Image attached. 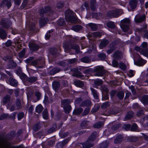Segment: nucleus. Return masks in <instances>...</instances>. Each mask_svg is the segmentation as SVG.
Here are the masks:
<instances>
[{"label": "nucleus", "instance_id": "f257e3e1", "mask_svg": "<svg viewBox=\"0 0 148 148\" xmlns=\"http://www.w3.org/2000/svg\"><path fill=\"white\" fill-rule=\"evenodd\" d=\"M65 16L66 20L72 23H75V14L72 11L69 10L66 11Z\"/></svg>", "mask_w": 148, "mask_h": 148}, {"label": "nucleus", "instance_id": "f03ea898", "mask_svg": "<svg viewBox=\"0 0 148 148\" xmlns=\"http://www.w3.org/2000/svg\"><path fill=\"white\" fill-rule=\"evenodd\" d=\"M70 102V100L69 99L63 100L62 101V104L64 105V109L66 113H69L71 109V107L69 105L67 104Z\"/></svg>", "mask_w": 148, "mask_h": 148}, {"label": "nucleus", "instance_id": "7ed1b4c3", "mask_svg": "<svg viewBox=\"0 0 148 148\" xmlns=\"http://www.w3.org/2000/svg\"><path fill=\"white\" fill-rule=\"evenodd\" d=\"M119 10L118 9H115L109 11L107 15L110 17H116L119 14Z\"/></svg>", "mask_w": 148, "mask_h": 148}, {"label": "nucleus", "instance_id": "20e7f679", "mask_svg": "<svg viewBox=\"0 0 148 148\" xmlns=\"http://www.w3.org/2000/svg\"><path fill=\"white\" fill-rule=\"evenodd\" d=\"M11 5L10 0H4L1 3V6L2 7L7 6L8 8H9L10 7Z\"/></svg>", "mask_w": 148, "mask_h": 148}, {"label": "nucleus", "instance_id": "39448f33", "mask_svg": "<svg viewBox=\"0 0 148 148\" xmlns=\"http://www.w3.org/2000/svg\"><path fill=\"white\" fill-rule=\"evenodd\" d=\"M137 1L136 0H132L129 2V7L132 10L136 8Z\"/></svg>", "mask_w": 148, "mask_h": 148}, {"label": "nucleus", "instance_id": "423d86ee", "mask_svg": "<svg viewBox=\"0 0 148 148\" xmlns=\"http://www.w3.org/2000/svg\"><path fill=\"white\" fill-rule=\"evenodd\" d=\"M146 62L145 60L141 58L138 61L134 62V64L138 66H140L144 65L146 63Z\"/></svg>", "mask_w": 148, "mask_h": 148}, {"label": "nucleus", "instance_id": "0eeeda50", "mask_svg": "<svg viewBox=\"0 0 148 148\" xmlns=\"http://www.w3.org/2000/svg\"><path fill=\"white\" fill-rule=\"evenodd\" d=\"M16 66V63L14 62L12 60H10L9 61L7 68L8 69H10L15 67Z\"/></svg>", "mask_w": 148, "mask_h": 148}, {"label": "nucleus", "instance_id": "6e6552de", "mask_svg": "<svg viewBox=\"0 0 148 148\" xmlns=\"http://www.w3.org/2000/svg\"><path fill=\"white\" fill-rule=\"evenodd\" d=\"M8 82L10 85L13 86H16L17 85V81L13 78H10L9 79Z\"/></svg>", "mask_w": 148, "mask_h": 148}, {"label": "nucleus", "instance_id": "1a4fd4ad", "mask_svg": "<svg viewBox=\"0 0 148 148\" xmlns=\"http://www.w3.org/2000/svg\"><path fill=\"white\" fill-rule=\"evenodd\" d=\"M29 46L30 49L32 50H36L38 48L37 45H36L34 42L29 43Z\"/></svg>", "mask_w": 148, "mask_h": 148}, {"label": "nucleus", "instance_id": "9d476101", "mask_svg": "<svg viewBox=\"0 0 148 148\" xmlns=\"http://www.w3.org/2000/svg\"><path fill=\"white\" fill-rule=\"evenodd\" d=\"M48 19L47 18L41 19L39 21V23L41 26H43L47 23Z\"/></svg>", "mask_w": 148, "mask_h": 148}, {"label": "nucleus", "instance_id": "9b49d317", "mask_svg": "<svg viewBox=\"0 0 148 148\" xmlns=\"http://www.w3.org/2000/svg\"><path fill=\"white\" fill-rule=\"evenodd\" d=\"M20 102L19 100H18V102L17 103V106L16 108H15L14 106H12L10 108V110L11 111H13L14 110H15L17 109H18L20 108Z\"/></svg>", "mask_w": 148, "mask_h": 148}, {"label": "nucleus", "instance_id": "f8f14e48", "mask_svg": "<svg viewBox=\"0 0 148 148\" xmlns=\"http://www.w3.org/2000/svg\"><path fill=\"white\" fill-rule=\"evenodd\" d=\"M122 53L119 51L115 52L113 55L114 57L116 58H119L121 57Z\"/></svg>", "mask_w": 148, "mask_h": 148}, {"label": "nucleus", "instance_id": "ddd939ff", "mask_svg": "<svg viewBox=\"0 0 148 148\" xmlns=\"http://www.w3.org/2000/svg\"><path fill=\"white\" fill-rule=\"evenodd\" d=\"M74 84L77 86L80 87H82L84 85L83 83L79 80L75 81L74 82Z\"/></svg>", "mask_w": 148, "mask_h": 148}, {"label": "nucleus", "instance_id": "4468645a", "mask_svg": "<svg viewBox=\"0 0 148 148\" xmlns=\"http://www.w3.org/2000/svg\"><path fill=\"white\" fill-rule=\"evenodd\" d=\"M52 85L53 88L55 90H57L59 87L60 86L59 82L57 81L54 82Z\"/></svg>", "mask_w": 148, "mask_h": 148}, {"label": "nucleus", "instance_id": "2eb2a0df", "mask_svg": "<svg viewBox=\"0 0 148 148\" xmlns=\"http://www.w3.org/2000/svg\"><path fill=\"white\" fill-rule=\"evenodd\" d=\"M121 27L123 30L124 32H126L129 29L128 26L126 24H122Z\"/></svg>", "mask_w": 148, "mask_h": 148}, {"label": "nucleus", "instance_id": "dca6fc26", "mask_svg": "<svg viewBox=\"0 0 148 148\" xmlns=\"http://www.w3.org/2000/svg\"><path fill=\"white\" fill-rule=\"evenodd\" d=\"M123 140V136L122 135H119L114 140V142L116 143L121 142Z\"/></svg>", "mask_w": 148, "mask_h": 148}, {"label": "nucleus", "instance_id": "f3484780", "mask_svg": "<svg viewBox=\"0 0 148 148\" xmlns=\"http://www.w3.org/2000/svg\"><path fill=\"white\" fill-rule=\"evenodd\" d=\"M6 34L5 32L3 30H0V36L2 39H4L6 37Z\"/></svg>", "mask_w": 148, "mask_h": 148}, {"label": "nucleus", "instance_id": "a211bd4d", "mask_svg": "<svg viewBox=\"0 0 148 148\" xmlns=\"http://www.w3.org/2000/svg\"><path fill=\"white\" fill-rule=\"evenodd\" d=\"M106 25L108 27L111 28H114L115 27L114 23L111 21H109L107 23Z\"/></svg>", "mask_w": 148, "mask_h": 148}, {"label": "nucleus", "instance_id": "6ab92c4d", "mask_svg": "<svg viewBox=\"0 0 148 148\" xmlns=\"http://www.w3.org/2000/svg\"><path fill=\"white\" fill-rule=\"evenodd\" d=\"M103 68V67L102 66H97L94 68V71L96 72H101Z\"/></svg>", "mask_w": 148, "mask_h": 148}, {"label": "nucleus", "instance_id": "aec40b11", "mask_svg": "<svg viewBox=\"0 0 148 148\" xmlns=\"http://www.w3.org/2000/svg\"><path fill=\"white\" fill-rule=\"evenodd\" d=\"M43 107L41 105H39L36 108V111L37 112L40 113L42 110Z\"/></svg>", "mask_w": 148, "mask_h": 148}, {"label": "nucleus", "instance_id": "412c9836", "mask_svg": "<svg viewBox=\"0 0 148 148\" xmlns=\"http://www.w3.org/2000/svg\"><path fill=\"white\" fill-rule=\"evenodd\" d=\"M65 21L63 18H60L58 21V24L60 26H62L64 25Z\"/></svg>", "mask_w": 148, "mask_h": 148}, {"label": "nucleus", "instance_id": "4be33fe9", "mask_svg": "<svg viewBox=\"0 0 148 148\" xmlns=\"http://www.w3.org/2000/svg\"><path fill=\"white\" fill-rule=\"evenodd\" d=\"M43 117L44 119H47L48 118V112L47 110H44L42 113Z\"/></svg>", "mask_w": 148, "mask_h": 148}, {"label": "nucleus", "instance_id": "5701e85b", "mask_svg": "<svg viewBox=\"0 0 148 148\" xmlns=\"http://www.w3.org/2000/svg\"><path fill=\"white\" fill-rule=\"evenodd\" d=\"M88 25L93 30H95L97 28V26L95 24L91 23H89Z\"/></svg>", "mask_w": 148, "mask_h": 148}, {"label": "nucleus", "instance_id": "b1692460", "mask_svg": "<svg viewBox=\"0 0 148 148\" xmlns=\"http://www.w3.org/2000/svg\"><path fill=\"white\" fill-rule=\"evenodd\" d=\"M82 111V109L81 108H79L77 110H75L74 111L73 113L75 114H80Z\"/></svg>", "mask_w": 148, "mask_h": 148}, {"label": "nucleus", "instance_id": "393cba45", "mask_svg": "<svg viewBox=\"0 0 148 148\" xmlns=\"http://www.w3.org/2000/svg\"><path fill=\"white\" fill-rule=\"evenodd\" d=\"M90 89L94 97L96 99H97L98 95L96 91L93 88H91Z\"/></svg>", "mask_w": 148, "mask_h": 148}, {"label": "nucleus", "instance_id": "a878e982", "mask_svg": "<svg viewBox=\"0 0 148 148\" xmlns=\"http://www.w3.org/2000/svg\"><path fill=\"white\" fill-rule=\"evenodd\" d=\"M108 43V42L106 40L102 41L100 43V46L101 47L106 46Z\"/></svg>", "mask_w": 148, "mask_h": 148}, {"label": "nucleus", "instance_id": "bb28decb", "mask_svg": "<svg viewBox=\"0 0 148 148\" xmlns=\"http://www.w3.org/2000/svg\"><path fill=\"white\" fill-rule=\"evenodd\" d=\"M72 28L74 31L77 32L81 29V27L80 25H76L73 26Z\"/></svg>", "mask_w": 148, "mask_h": 148}, {"label": "nucleus", "instance_id": "cd10ccee", "mask_svg": "<svg viewBox=\"0 0 148 148\" xmlns=\"http://www.w3.org/2000/svg\"><path fill=\"white\" fill-rule=\"evenodd\" d=\"M81 61L84 63H88L90 62L89 58L87 57H84L81 59Z\"/></svg>", "mask_w": 148, "mask_h": 148}, {"label": "nucleus", "instance_id": "c85d7f7f", "mask_svg": "<svg viewBox=\"0 0 148 148\" xmlns=\"http://www.w3.org/2000/svg\"><path fill=\"white\" fill-rule=\"evenodd\" d=\"M140 53L145 56H148V50H142L141 51Z\"/></svg>", "mask_w": 148, "mask_h": 148}, {"label": "nucleus", "instance_id": "c756f323", "mask_svg": "<svg viewBox=\"0 0 148 148\" xmlns=\"http://www.w3.org/2000/svg\"><path fill=\"white\" fill-rule=\"evenodd\" d=\"M131 130L133 131H137V125L136 124H133L131 128Z\"/></svg>", "mask_w": 148, "mask_h": 148}, {"label": "nucleus", "instance_id": "7c9ffc66", "mask_svg": "<svg viewBox=\"0 0 148 148\" xmlns=\"http://www.w3.org/2000/svg\"><path fill=\"white\" fill-rule=\"evenodd\" d=\"M124 96V93L123 92H120L117 94V96L120 99H122Z\"/></svg>", "mask_w": 148, "mask_h": 148}, {"label": "nucleus", "instance_id": "2f4dec72", "mask_svg": "<svg viewBox=\"0 0 148 148\" xmlns=\"http://www.w3.org/2000/svg\"><path fill=\"white\" fill-rule=\"evenodd\" d=\"M10 99V97L9 95H7L3 99V102L4 103H5L8 101Z\"/></svg>", "mask_w": 148, "mask_h": 148}, {"label": "nucleus", "instance_id": "473e14b6", "mask_svg": "<svg viewBox=\"0 0 148 148\" xmlns=\"http://www.w3.org/2000/svg\"><path fill=\"white\" fill-rule=\"evenodd\" d=\"M145 18V16H143L140 17L139 18L136 20L135 21L136 22L139 23L141 21H143Z\"/></svg>", "mask_w": 148, "mask_h": 148}, {"label": "nucleus", "instance_id": "72a5a7b5", "mask_svg": "<svg viewBox=\"0 0 148 148\" xmlns=\"http://www.w3.org/2000/svg\"><path fill=\"white\" fill-rule=\"evenodd\" d=\"M96 132H93L90 138V140L92 141L94 140L96 137Z\"/></svg>", "mask_w": 148, "mask_h": 148}, {"label": "nucleus", "instance_id": "f704fd0d", "mask_svg": "<svg viewBox=\"0 0 148 148\" xmlns=\"http://www.w3.org/2000/svg\"><path fill=\"white\" fill-rule=\"evenodd\" d=\"M51 32H53V30H51L49 31L46 34L45 36V38L46 40H47L51 36L50 34V33Z\"/></svg>", "mask_w": 148, "mask_h": 148}, {"label": "nucleus", "instance_id": "c9c22d12", "mask_svg": "<svg viewBox=\"0 0 148 148\" xmlns=\"http://www.w3.org/2000/svg\"><path fill=\"white\" fill-rule=\"evenodd\" d=\"M96 3V1L95 0H92L91 1V8L92 10H94L95 9L94 6Z\"/></svg>", "mask_w": 148, "mask_h": 148}, {"label": "nucleus", "instance_id": "e433bc0d", "mask_svg": "<svg viewBox=\"0 0 148 148\" xmlns=\"http://www.w3.org/2000/svg\"><path fill=\"white\" fill-rule=\"evenodd\" d=\"M103 123L101 122H98L94 125V127L95 128H99L102 125Z\"/></svg>", "mask_w": 148, "mask_h": 148}, {"label": "nucleus", "instance_id": "4c0bfd02", "mask_svg": "<svg viewBox=\"0 0 148 148\" xmlns=\"http://www.w3.org/2000/svg\"><path fill=\"white\" fill-rule=\"evenodd\" d=\"M120 68L123 70H125L126 68L125 65L123 63H120L119 64Z\"/></svg>", "mask_w": 148, "mask_h": 148}, {"label": "nucleus", "instance_id": "58836bf2", "mask_svg": "<svg viewBox=\"0 0 148 148\" xmlns=\"http://www.w3.org/2000/svg\"><path fill=\"white\" fill-rule=\"evenodd\" d=\"M109 106V103L108 102H106L103 103L101 106V107L103 109L106 108L108 107Z\"/></svg>", "mask_w": 148, "mask_h": 148}, {"label": "nucleus", "instance_id": "ea45409f", "mask_svg": "<svg viewBox=\"0 0 148 148\" xmlns=\"http://www.w3.org/2000/svg\"><path fill=\"white\" fill-rule=\"evenodd\" d=\"M24 116V114L23 112L19 113L18 114V118L19 120H20L23 118Z\"/></svg>", "mask_w": 148, "mask_h": 148}, {"label": "nucleus", "instance_id": "a19ab883", "mask_svg": "<svg viewBox=\"0 0 148 148\" xmlns=\"http://www.w3.org/2000/svg\"><path fill=\"white\" fill-rule=\"evenodd\" d=\"M25 54V50L24 49L19 54V56L20 57L22 58L23 57Z\"/></svg>", "mask_w": 148, "mask_h": 148}, {"label": "nucleus", "instance_id": "79ce46f5", "mask_svg": "<svg viewBox=\"0 0 148 148\" xmlns=\"http://www.w3.org/2000/svg\"><path fill=\"white\" fill-rule=\"evenodd\" d=\"M63 6V3L62 2H60L58 3L57 5L58 8H60L62 7Z\"/></svg>", "mask_w": 148, "mask_h": 148}, {"label": "nucleus", "instance_id": "37998d69", "mask_svg": "<svg viewBox=\"0 0 148 148\" xmlns=\"http://www.w3.org/2000/svg\"><path fill=\"white\" fill-rule=\"evenodd\" d=\"M112 65L114 67H116L118 65V62L116 60H113L112 61Z\"/></svg>", "mask_w": 148, "mask_h": 148}, {"label": "nucleus", "instance_id": "c03bdc74", "mask_svg": "<svg viewBox=\"0 0 148 148\" xmlns=\"http://www.w3.org/2000/svg\"><path fill=\"white\" fill-rule=\"evenodd\" d=\"M85 145H86L87 146L86 147V148H90V147H92L93 145V144H90L89 145H88L87 144V142H86L85 144H84L83 145V147H85Z\"/></svg>", "mask_w": 148, "mask_h": 148}, {"label": "nucleus", "instance_id": "a18cd8bd", "mask_svg": "<svg viewBox=\"0 0 148 148\" xmlns=\"http://www.w3.org/2000/svg\"><path fill=\"white\" fill-rule=\"evenodd\" d=\"M133 114L132 113H131V114H130L129 113H128L125 117V119H127L131 118L133 116Z\"/></svg>", "mask_w": 148, "mask_h": 148}, {"label": "nucleus", "instance_id": "49530a36", "mask_svg": "<svg viewBox=\"0 0 148 148\" xmlns=\"http://www.w3.org/2000/svg\"><path fill=\"white\" fill-rule=\"evenodd\" d=\"M73 48L75 49L76 50V51L77 52H78L79 50V48L78 45H74Z\"/></svg>", "mask_w": 148, "mask_h": 148}, {"label": "nucleus", "instance_id": "de8ad7c7", "mask_svg": "<svg viewBox=\"0 0 148 148\" xmlns=\"http://www.w3.org/2000/svg\"><path fill=\"white\" fill-rule=\"evenodd\" d=\"M36 80V78L35 77H31L28 79V81L30 82H33Z\"/></svg>", "mask_w": 148, "mask_h": 148}, {"label": "nucleus", "instance_id": "09e8293b", "mask_svg": "<svg viewBox=\"0 0 148 148\" xmlns=\"http://www.w3.org/2000/svg\"><path fill=\"white\" fill-rule=\"evenodd\" d=\"M134 72L130 70L129 71L128 75L130 77H132L134 76Z\"/></svg>", "mask_w": 148, "mask_h": 148}, {"label": "nucleus", "instance_id": "8fccbe9b", "mask_svg": "<svg viewBox=\"0 0 148 148\" xmlns=\"http://www.w3.org/2000/svg\"><path fill=\"white\" fill-rule=\"evenodd\" d=\"M93 34L95 36H101V33L98 32H94Z\"/></svg>", "mask_w": 148, "mask_h": 148}, {"label": "nucleus", "instance_id": "3c124183", "mask_svg": "<svg viewBox=\"0 0 148 148\" xmlns=\"http://www.w3.org/2000/svg\"><path fill=\"white\" fill-rule=\"evenodd\" d=\"M122 22L123 23L122 24H123V23H128L130 22V20L129 19L125 18L123 19L122 21Z\"/></svg>", "mask_w": 148, "mask_h": 148}, {"label": "nucleus", "instance_id": "603ef678", "mask_svg": "<svg viewBox=\"0 0 148 148\" xmlns=\"http://www.w3.org/2000/svg\"><path fill=\"white\" fill-rule=\"evenodd\" d=\"M7 115L5 114H3L0 116V120H3L6 118Z\"/></svg>", "mask_w": 148, "mask_h": 148}, {"label": "nucleus", "instance_id": "864d4df0", "mask_svg": "<svg viewBox=\"0 0 148 148\" xmlns=\"http://www.w3.org/2000/svg\"><path fill=\"white\" fill-rule=\"evenodd\" d=\"M11 44V42L10 40H8L6 43L5 45L7 47H8Z\"/></svg>", "mask_w": 148, "mask_h": 148}, {"label": "nucleus", "instance_id": "5fc2aeb1", "mask_svg": "<svg viewBox=\"0 0 148 148\" xmlns=\"http://www.w3.org/2000/svg\"><path fill=\"white\" fill-rule=\"evenodd\" d=\"M35 95L36 96L38 99V100L41 96V95L40 92H36L35 93Z\"/></svg>", "mask_w": 148, "mask_h": 148}, {"label": "nucleus", "instance_id": "6e6d98bb", "mask_svg": "<svg viewBox=\"0 0 148 148\" xmlns=\"http://www.w3.org/2000/svg\"><path fill=\"white\" fill-rule=\"evenodd\" d=\"M84 105L87 106H89L91 102L90 101L88 100L84 102Z\"/></svg>", "mask_w": 148, "mask_h": 148}, {"label": "nucleus", "instance_id": "4d7b16f0", "mask_svg": "<svg viewBox=\"0 0 148 148\" xmlns=\"http://www.w3.org/2000/svg\"><path fill=\"white\" fill-rule=\"evenodd\" d=\"M48 97H45L43 101V103L47 105L48 103Z\"/></svg>", "mask_w": 148, "mask_h": 148}, {"label": "nucleus", "instance_id": "13d9d810", "mask_svg": "<svg viewBox=\"0 0 148 148\" xmlns=\"http://www.w3.org/2000/svg\"><path fill=\"white\" fill-rule=\"evenodd\" d=\"M89 109H87L83 113V115H86L88 114V113L89 111Z\"/></svg>", "mask_w": 148, "mask_h": 148}, {"label": "nucleus", "instance_id": "bf43d9fd", "mask_svg": "<svg viewBox=\"0 0 148 148\" xmlns=\"http://www.w3.org/2000/svg\"><path fill=\"white\" fill-rule=\"evenodd\" d=\"M39 127L38 126V125H35L33 127V129L35 131H37Z\"/></svg>", "mask_w": 148, "mask_h": 148}, {"label": "nucleus", "instance_id": "052dcab7", "mask_svg": "<svg viewBox=\"0 0 148 148\" xmlns=\"http://www.w3.org/2000/svg\"><path fill=\"white\" fill-rule=\"evenodd\" d=\"M98 56L99 57L104 58L105 57L106 55L104 53H101L99 54Z\"/></svg>", "mask_w": 148, "mask_h": 148}, {"label": "nucleus", "instance_id": "680f3d73", "mask_svg": "<svg viewBox=\"0 0 148 148\" xmlns=\"http://www.w3.org/2000/svg\"><path fill=\"white\" fill-rule=\"evenodd\" d=\"M21 3V0H15V3L17 5H19Z\"/></svg>", "mask_w": 148, "mask_h": 148}, {"label": "nucleus", "instance_id": "e2e57ef3", "mask_svg": "<svg viewBox=\"0 0 148 148\" xmlns=\"http://www.w3.org/2000/svg\"><path fill=\"white\" fill-rule=\"evenodd\" d=\"M147 45V44L146 42H143L142 44V47L143 48L145 47Z\"/></svg>", "mask_w": 148, "mask_h": 148}, {"label": "nucleus", "instance_id": "0e129e2a", "mask_svg": "<svg viewBox=\"0 0 148 148\" xmlns=\"http://www.w3.org/2000/svg\"><path fill=\"white\" fill-rule=\"evenodd\" d=\"M143 111L141 110L138 112L137 114L138 115H140L143 114Z\"/></svg>", "mask_w": 148, "mask_h": 148}, {"label": "nucleus", "instance_id": "69168bd1", "mask_svg": "<svg viewBox=\"0 0 148 148\" xmlns=\"http://www.w3.org/2000/svg\"><path fill=\"white\" fill-rule=\"evenodd\" d=\"M33 110V107L32 106L30 107L29 109V111L30 112H31Z\"/></svg>", "mask_w": 148, "mask_h": 148}, {"label": "nucleus", "instance_id": "338daca9", "mask_svg": "<svg viewBox=\"0 0 148 148\" xmlns=\"http://www.w3.org/2000/svg\"><path fill=\"white\" fill-rule=\"evenodd\" d=\"M108 142H106V141H105V142H103V146L104 145H106V146H105V148H106V147L108 145Z\"/></svg>", "mask_w": 148, "mask_h": 148}, {"label": "nucleus", "instance_id": "774afa93", "mask_svg": "<svg viewBox=\"0 0 148 148\" xmlns=\"http://www.w3.org/2000/svg\"><path fill=\"white\" fill-rule=\"evenodd\" d=\"M71 61V63H73V62H75L76 61H77V60L76 59H72L70 60Z\"/></svg>", "mask_w": 148, "mask_h": 148}]
</instances>
